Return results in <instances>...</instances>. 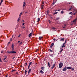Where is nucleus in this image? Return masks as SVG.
<instances>
[{
    "instance_id": "1",
    "label": "nucleus",
    "mask_w": 77,
    "mask_h": 77,
    "mask_svg": "<svg viewBox=\"0 0 77 77\" xmlns=\"http://www.w3.org/2000/svg\"><path fill=\"white\" fill-rule=\"evenodd\" d=\"M7 53H8L9 54H11L12 53H14L16 54V52L12 50L11 51H7Z\"/></svg>"
},
{
    "instance_id": "2",
    "label": "nucleus",
    "mask_w": 77,
    "mask_h": 77,
    "mask_svg": "<svg viewBox=\"0 0 77 77\" xmlns=\"http://www.w3.org/2000/svg\"><path fill=\"white\" fill-rule=\"evenodd\" d=\"M63 63L60 62L59 64V68L61 69L63 66Z\"/></svg>"
},
{
    "instance_id": "3",
    "label": "nucleus",
    "mask_w": 77,
    "mask_h": 77,
    "mask_svg": "<svg viewBox=\"0 0 77 77\" xmlns=\"http://www.w3.org/2000/svg\"><path fill=\"white\" fill-rule=\"evenodd\" d=\"M14 45L13 44H12L11 45V48H12V50H14Z\"/></svg>"
},
{
    "instance_id": "4",
    "label": "nucleus",
    "mask_w": 77,
    "mask_h": 77,
    "mask_svg": "<svg viewBox=\"0 0 77 77\" xmlns=\"http://www.w3.org/2000/svg\"><path fill=\"white\" fill-rule=\"evenodd\" d=\"M67 70V68L66 66H65L63 69V71H66Z\"/></svg>"
},
{
    "instance_id": "5",
    "label": "nucleus",
    "mask_w": 77,
    "mask_h": 77,
    "mask_svg": "<svg viewBox=\"0 0 77 77\" xmlns=\"http://www.w3.org/2000/svg\"><path fill=\"white\" fill-rule=\"evenodd\" d=\"M26 5V4L25 3V2H23V8H24Z\"/></svg>"
},
{
    "instance_id": "6",
    "label": "nucleus",
    "mask_w": 77,
    "mask_h": 77,
    "mask_svg": "<svg viewBox=\"0 0 77 77\" xmlns=\"http://www.w3.org/2000/svg\"><path fill=\"white\" fill-rule=\"evenodd\" d=\"M55 64H53L52 65V66L51 67V69H53L55 67Z\"/></svg>"
},
{
    "instance_id": "7",
    "label": "nucleus",
    "mask_w": 77,
    "mask_h": 77,
    "mask_svg": "<svg viewBox=\"0 0 77 77\" xmlns=\"http://www.w3.org/2000/svg\"><path fill=\"white\" fill-rule=\"evenodd\" d=\"M77 20V19H74V20H73L72 22H74L75 24L76 23V21Z\"/></svg>"
},
{
    "instance_id": "8",
    "label": "nucleus",
    "mask_w": 77,
    "mask_h": 77,
    "mask_svg": "<svg viewBox=\"0 0 77 77\" xmlns=\"http://www.w3.org/2000/svg\"><path fill=\"white\" fill-rule=\"evenodd\" d=\"M66 46V44L65 43H63V46H62V48H63L64 47H65Z\"/></svg>"
},
{
    "instance_id": "9",
    "label": "nucleus",
    "mask_w": 77,
    "mask_h": 77,
    "mask_svg": "<svg viewBox=\"0 0 77 77\" xmlns=\"http://www.w3.org/2000/svg\"><path fill=\"white\" fill-rule=\"evenodd\" d=\"M54 45V43H52L51 44V46H50V48H52V47H53V46Z\"/></svg>"
},
{
    "instance_id": "10",
    "label": "nucleus",
    "mask_w": 77,
    "mask_h": 77,
    "mask_svg": "<svg viewBox=\"0 0 77 77\" xmlns=\"http://www.w3.org/2000/svg\"><path fill=\"white\" fill-rule=\"evenodd\" d=\"M32 33H30L29 34L28 36L29 37H30L31 36H32Z\"/></svg>"
},
{
    "instance_id": "11",
    "label": "nucleus",
    "mask_w": 77,
    "mask_h": 77,
    "mask_svg": "<svg viewBox=\"0 0 77 77\" xmlns=\"http://www.w3.org/2000/svg\"><path fill=\"white\" fill-rule=\"evenodd\" d=\"M45 67L43 66L41 67V69L43 70V71H44L45 70Z\"/></svg>"
},
{
    "instance_id": "12",
    "label": "nucleus",
    "mask_w": 77,
    "mask_h": 77,
    "mask_svg": "<svg viewBox=\"0 0 77 77\" xmlns=\"http://www.w3.org/2000/svg\"><path fill=\"white\" fill-rule=\"evenodd\" d=\"M66 68L68 69H71L72 68V67L71 66L67 67Z\"/></svg>"
},
{
    "instance_id": "13",
    "label": "nucleus",
    "mask_w": 77,
    "mask_h": 77,
    "mask_svg": "<svg viewBox=\"0 0 77 77\" xmlns=\"http://www.w3.org/2000/svg\"><path fill=\"white\" fill-rule=\"evenodd\" d=\"M31 70H32L31 69H29V71H28V74L30 73V72H31Z\"/></svg>"
},
{
    "instance_id": "14",
    "label": "nucleus",
    "mask_w": 77,
    "mask_h": 77,
    "mask_svg": "<svg viewBox=\"0 0 77 77\" xmlns=\"http://www.w3.org/2000/svg\"><path fill=\"white\" fill-rule=\"evenodd\" d=\"M64 39H65L64 38H61L60 41H64Z\"/></svg>"
},
{
    "instance_id": "15",
    "label": "nucleus",
    "mask_w": 77,
    "mask_h": 77,
    "mask_svg": "<svg viewBox=\"0 0 77 77\" xmlns=\"http://www.w3.org/2000/svg\"><path fill=\"white\" fill-rule=\"evenodd\" d=\"M7 58V57L5 56L4 57V59H3V60H5L6 59V58Z\"/></svg>"
},
{
    "instance_id": "16",
    "label": "nucleus",
    "mask_w": 77,
    "mask_h": 77,
    "mask_svg": "<svg viewBox=\"0 0 77 77\" xmlns=\"http://www.w3.org/2000/svg\"><path fill=\"white\" fill-rule=\"evenodd\" d=\"M56 1L54 2V1H53V2L52 3V5H54L56 3Z\"/></svg>"
},
{
    "instance_id": "17",
    "label": "nucleus",
    "mask_w": 77,
    "mask_h": 77,
    "mask_svg": "<svg viewBox=\"0 0 77 77\" xmlns=\"http://www.w3.org/2000/svg\"><path fill=\"white\" fill-rule=\"evenodd\" d=\"M40 73L42 74H43V73H44V72L42 70H40Z\"/></svg>"
},
{
    "instance_id": "18",
    "label": "nucleus",
    "mask_w": 77,
    "mask_h": 77,
    "mask_svg": "<svg viewBox=\"0 0 77 77\" xmlns=\"http://www.w3.org/2000/svg\"><path fill=\"white\" fill-rule=\"evenodd\" d=\"M48 66L50 68L51 67V65L49 63V62H48Z\"/></svg>"
},
{
    "instance_id": "19",
    "label": "nucleus",
    "mask_w": 77,
    "mask_h": 77,
    "mask_svg": "<svg viewBox=\"0 0 77 77\" xmlns=\"http://www.w3.org/2000/svg\"><path fill=\"white\" fill-rule=\"evenodd\" d=\"M10 42H9L8 43V44L7 45V47H9L10 46Z\"/></svg>"
},
{
    "instance_id": "20",
    "label": "nucleus",
    "mask_w": 77,
    "mask_h": 77,
    "mask_svg": "<svg viewBox=\"0 0 77 77\" xmlns=\"http://www.w3.org/2000/svg\"><path fill=\"white\" fill-rule=\"evenodd\" d=\"M23 13L22 12V13H20V14H19V17H20L21 16V15Z\"/></svg>"
},
{
    "instance_id": "21",
    "label": "nucleus",
    "mask_w": 77,
    "mask_h": 77,
    "mask_svg": "<svg viewBox=\"0 0 77 77\" xmlns=\"http://www.w3.org/2000/svg\"><path fill=\"white\" fill-rule=\"evenodd\" d=\"M66 24H64V26H62V27L63 28H66Z\"/></svg>"
},
{
    "instance_id": "22",
    "label": "nucleus",
    "mask_w": 77,
    "mask_h": 77,
    "mask_svg": "<svg viewBox=\"0 0 77 77\" xmlns=\"http://www.w3.org/2000/svg\"><path fill=\"white\" fill-rule=\"evenodd\" d=\"M20 17H19V18L18 19H17V22H19V21H20Z\"/></svg>"
},
{
    "instance_id": "23",
    "label": "nucleus",
    "mask_w": 77,
    "mask_h": 77,
    "mask_svg": "<svg viewBox=\"0 0 77 77\" xmlns=\"http://www.w3.org/2000/svg\"><path fill=\"white\" fill-rule=\"evenodd\" d=\"M25 75H26V73L27 72V71L26 70L25 71Z\"/></svg>"
},
{
    "instance_id": "24",
    "label": "nucleus",
    "mask_w": 77,
    "mask_h": 77,
    "mask_svg": "<svg viewBox=\"0 0 77 77\" xmlns=\"http://www.w3.org/2000/svg\"><path fill=\"white\" fill-rule=\"evenodd\" d=\"M72 9V6H71L70 8H69V11H71V10Z\"/></svg>"
},
{
    "instance_id": "25",
    "label": "nucleus",
    "mask_w": 77,
    "mask_h": 77,
    "mask_svg": "<svg viewBox=\"0 0 77 77\" xmlns=\"http://www.w3.org/2000/svg\"><path fill=\"white\" fill-rule=\"evenodd\" d=\"M63 49H61V51H60V53H61L63 51Z\"/></svg>"
},
{
    "instance_id": "26",
    "label": "nucleus",
    "mask_w": 77,
    "mask_h": 77,
    "mask_svg": "<svg viewBox=\"0 0 77 77\" xmlns=\"http://www.w3.org/2000/svg\"><path fill=\"white\" fill-rule=\"evenodd\" d=\"M64 12L63 11H61L60 13L62 14H63Z\"/></svg>"
},
{
    "instance_id": "27",
    "label": "nucleus",
    "mask_w": 77,
    "mask_h": 77,
    "mask_svg": "<svg viewBox=\"0 0 77 77\" xmlns=\"http://www.w3.org/2000/svg\"><path fill=\"white\" fill-rule=\"evenodd\" d=\"M32 63L31 62H30V63H29V65L30 66V65H31L32 64Z\"/></svg>"
},
{
    "instance_id": "28",
    "label": "nucleus",
    "mask_w": 77,
    "mask_h": 77,
    "mask_svg": "<svg viewBox=\"0 0 77 77\" xmlns=\"http://www.w3.org/2000/svg\"><path fill=\"white\" fill-rule=\"evenodd\" d=\"M42 38V37H39V39L41 40V39Z\"/></svg>"
},
{
    "instance_id": "29",
    "label": "nucleus",
    "mask_w": 77,
    "mask_h": 77,
    "mask_svg": "<svg viewBox=\"0 0 77 77\" xmlns=\"http://www.w3.org/2000/svg\"><path fill=\"white\" fill-rule=\"evenodd\" d=\"M40 20V18H38V22Z\"/></svg>"
},
{
    "instance_id": "30",
    "label": "nucleus",
    "mask_w": 77,
    "mask_h": 77,
    "mask_svg": "<svg viewBox=\"0 0 77 77\" xmlns=\"http://www.w3.org/2000/svg\"><path fill=\"white\" fill-rule=\"evenodd\" d=\"M49 50L50 51V52H53V51L52 50H51V49H49Z\"/></svg>"
},
{
    "instance_id": "31",
    "label": "nucleus",
    "mask_w": 77,
    "mask_h": 77,
    "mask_svg": "<svg viewBox=\"0 0 77 77\" xmlns=\"http://www.w3.org/2000/svg\"><path fill=\"white\" fill-rule=\"evenodd\" d=\"M52 29H53L54 30H55L56 29V28H55L54 27H53L52 28Z\"/></svg>"
},
{
    "instance_id": "32",
    "label": "nucleus",
    "mask_w": 77,
    "mask_h": 77,
    "mask_svg": "<svg viewBox=\"0 0 77 77\" xmlns=\"http://www.w3.org/2000/svg\"><path fill=\"white\" fill-rule=\"evenodd\" d=\"M57 13H58V12H56L55 13H54V14L55 15L56 14H57Z\"/></svg>"
},
{
    "instance_id": "33",
    "label": "nucleus",
    "mask_w": 77,
    "mask_h": 77,
    "mask_svg": "<svg viewBox=\"0 0 77 77\" xmlns=\"http://www.w3.org/2000/svg\"><path fill=\"white\" fill-rule=\"evenodd\" d=\"M72 12H70V13H69V14H72Z\"/></svg>"
},
{
    "instance_id": "34",
    "label": "nucleus",
    "mask_w": 77,
    "mask_h": 77,
    "mask_svg": "<svg viewBox=\"0 0 77 77\" xmlns=\"http://www.w3.org/2000/svg\"><path fill=\"white\" fill-rule=\"evenodd\" d=\"M16 71V70L14 69L13 70L11 71V72H14V71Z\"/></svg>"
},
{
    "instance_id": "35",
    "label": "nucleus",
    "mask_w": 77,
    "mask_h": 77,
    "mask_svg": "<svg viewBox=\"0 0 77 77\" xmlns=\"http://www.w3.org/2000/svg\"><path fill=\"white\" fill-rule=\"evenodd\" d=\"M30 66V65H29V66H28V69H29Z\"/></svg>"
},
{
    "instance_id": "36",
    "label": "nucleus",
    "mask_w": 77,
    "mask_h": 77,
    "mask_svg": "<svg viewBox=\"0 0 77 77\" xmlns=\"http://www.w3.org/2000/svg\"><path fill=\"white\" fill-rule=\"evenodd\" d=\"M71 70H72V71H74V69L73 68H71Z\"/></svg>"
},
{
    "instance_id": "37",
    "label": "nucleus",
    "mask_w": 77,
    "mask_h": 77,
    "mask_svg": "<svg viewBox=\"0 0 77 77\" xmlns=\"http://www.w3.org/2000/svg\"><path fill=\"white\" fill-rule=\"evenodd\" d=\"M24 10H25L24 8H23V12H24Z\"/></svg>"
},
{
    "instance_id": "38",
    "label": "nucleus",
    "mask_w": 77,
    "mask_h": 77,
    "mask_svg": "<svg viewBox=\"0 0 77 77\" xmlns=\"http://www.w3.org/2000/svg\"><path fill=\"white\" fill-rule=\"evenodd\" d=\"M12 38H10V41H12Z\"/></svg>"
},
{
    "instance_id": "39",
    "label": "nucleus",
    "mask_w": 77,
    "mask_h": 77,
    "mask_svg": "<svg viewBox=\"0 0 77 77\" xmlns=\"http://www.w3.org/2000/svg\"><path fill=\"white\" fill-rule=\"evenodd\" d=\"M60 19V18L59 17H57V18L56 20H59Z\"/></svg>"
},
{
    "instance_id": "40",
    "label": "nucleus",
    "mask_w": 77,
    "mask_h": 77,
    "mask_svg": "<svg viewBox=\"0 0 77 77\" xmlns=\"http://www.w3.org/2000/svg\"><path fill=\"white\" fill-rule=\"evenodd\" d=\"M66 41H67V40H65V43H65V44H66Z\"/></svg>"
},
{
    "instance_id": "41",
    "label": "nucleus",
    "mask_w": 77,
    "mask_h": 77,
    "mask_svg": "<svg viewBox=\"0 0 77 77\" xmlns=\"http://www.w3.org/2000/svg\"><path fill=\"white\" fill-rule=\"evenodd\" d=\"M22 43V42H20V44H19V45H21Z\"/></svg>"
},
{
    "instance_id": "42",
    "label": "nucleus",
    "mask_w": 77,
    "mask_h": 77,
    "mask_svg": "<svg viewBox=\"0 0 77 77\" xmlns=\"http://www.w3.org/2000/svg\"><path fill=\"white\" fill-rule=\"evenodd\" d=\"M10 5H12V2H10Z\"/></svg>"
},
{
    "instance_id": "43",
    "label": "nucleus",
    "mask_w": 77,
    "mask_h": 77,
    "mask_svg": "<svg viewBox=\"0 0 77 77\" xmlns=\"http://www.w3.org/2000/svg\"><path fill=\"white\" fill-rule=\"evenodd\" d=\"M76 13V12H75V13H74V14H73V15H75Z\"/></svg>"
},
{
    "instance_id": "44",
    "label": "nucleus",
    "mask_w": 77,
    "mask_h": 77,
    "mask_svg": "<svg viewBox=\"0 0 77 77\" xmlns=\"http://www.w3.org/2000/svg\"><path fill=\"white\" fill-rule=\"evenodd\" d=\"M25 64H26V66H27V63H25Z\"/></svg>"
},
{
    "instance_id": "45",
    "label": "nucleus",
    "mask_w": 77,
    "mask_h": 77,
    "mask_svg": "<svg viewBox=\"0 0 77 77\" xmlns=\"http://www.w3.org/2000/svg\"><path fill=\"white\" fill-rule=\"evenodd\" d=\"M3 52H4V51H1V53H2Z\"/></svg>"
},
{
    "instance_id": "46",
    "label": "nucleus",
    "mask_w": 77,
    "mask_h": 77,
    "mask_svg": "<svg viewBox=\"0 0 77 77\" xmlns=\"http://www.w3.org/2000/svg\"><path fill=\"white\" fill-rule=\"evenodd\" d=\"M56 39L55 38H54V39H53V40L54 41H56Z\"/></svg>"
},
{
    "instance_id": "47",
    "label": "nucleus",
    "mask_w": 77,
    "mask_h": 77,
    "mask_svg": "<svg viewBox=\"0 0 77 77\" xmlns=\"http://www.w3.org/2000/svg\"><path fill=\"white\" fill-rule=\"evenodd\" d=\"M16 74H17V75H19V74H18V72H17L16 73Z\"/></svg>"
},
{
    "instance_id": "48",
    "label": "nucleus",
    "mask_w": 77,
    "mask_h": 77,
    "mask_svg": "<svg viewBox=\"0 0 77 77\" xmlns=\"http://www.w3.org/2000/svg\"><path fill=\"white\" fill-rule=\"evenodd\" d=\"M44 4V2L43 1L42 2V4Z\"/></svg>"
},
{
    "instance_id": "49",
    "label": "nucleus",
    "mask_w": 77,
    "mask_h": 77,
    "mask_svg": "<svg viewBox=\"0 0 77 77\" xmlns=\"http://www.w3.org/2000/svg\"><path fill=\"white\" fill-rule=\"evenodd\" d=\"M12 38H15V37L14 38V35H13L12 36Z\"/></svg>"
},
{
    "instance_id": "50",
    "label": "nucleus",
    "mask_w": 77,
    "mask_h": 77,
    "mask_svg": "<svg viewBox=\"0 0 77 77\" xmlns=\"http://www.w3.org/2000/svg\"><path fill=\"white\" fill-rule=\"evenodd\" d=\"M20 36H21V35H19V36H18V37H20Z\"/></svg>"
},
{
    "instance_id": "51",
    "label": "nucleus",
    "mask_w": 77,
    "mask_h": 77,
    "mask_svg": "<svg viewBox=\"0 0 77 77\" xmlns=\"http://www.w3.org/2000/svg\"><path fill=\"white\" fill-rule=\"evenodd\" d=\"M20 41H18V43H20Z\"/></svg>"
},
{
    "instance_id": "52",
    "label": "nucleus",
    "mask_w": 77,
    "mask_h": 77,
    "mask_svg": "<svg viewBox=\"0 0 77 77\" xmlns=\"http://www.w3.org/2000/svg\"><path fill=\"white\" fill-rule=\"evenodd\" d=\"M3 2V0H1V3H2V2Z\"/></svg>"
},
{
    "instance_id": "53",
    "label": "nucleus",
    "mask_w": 77,
    "mask_h": 77,
    "mask_svg": "<svg viewBox=\"0 0 77 77\" xmlns=\"http://www.w3.org/2000/svg\"><path fill=\"white\" fill-rule=\"evenodd\" d=\"M2 2H0V6L2 5Z\"/></svg>"
},
{
    "instance_id": "54",
    "label": "nucleus",
    "mask_w": 77,
    "mask_h": 77,
    "mask_svg": "<svg viewBox=\"0 0 77 77\" xmlns=\"http://www.w3.org/2000/svg\"><path fill=\"white\" fill-rule=\"evenodd\" d=\"M51 55V57H53V55Z\"/></svg>"
},
{
    "instance_id": "55",
    "label": "nucleus",
    "mask_w": 77,
    "mask_h": 77,
    "mask_svg": "<svg viewBox=\"0 0 77 77\" xmlns=\"http://www.w3.org/2000/svg\"><path fill=\"white\" fill-rule=\"evenodd\" d=\"M57 11H60V10H57Z\"/></svg>"
},
{
    "instance_id": "56",
    "label": "nucleus",
    "mask_w": 77,
    "mask_h": 77,
    "mask_svg": "<svg viewBox=\"0 0 77 77\" xmlns=\"http://www.w3.org/2000/svg\"><path fill=\"white\" fill-rule=\"evenodd\" d=\"M22 25H25V23H23V24H22Z\"/></svg>"
},
{
    "instance_id": "57",
    "label": "nucleus",
    "mask_w": 77,
    "mask_h": 77,
    "mask_svg": "<svg viewBox=\"0 0 77 77\" xmlns=\"http://www.w3.org/2000/svg\"><path fill=\"white\" fill-rule=\"evenodd\" d=\"M43 6H44V5H41L42 7Z\"/></svg>"
},
{
    "instance_id": "58",
    "label": "nucleus",
    "mask_w": 77,
    "mask_h": 77,
    "mask_svg": "<svg viewBox=\"0 0 77 77\" xmlns=\"http://www.w3.org/2000/svg\"><path fill=\"white\" fill-rule=\"evenodd\" d=\"M50 18L51 19H52V17H50Z\"/></svg>"
},
{
    "instance_id": "59",
    "label": "nucleus",
    "mask_w": 77,
    "mask_h": 77,
    "mask_svg": "<svg viewBox=\"0 0 77 77\" xmlns=\"http://www.w3.org/2000/svg\"><path fill=\"white\" fill-rule=\"evenodd\" d=\"M25 27L24 26L23 27V29L25 28Z\"/></svg>"
},
{
    "instance_id": "60",
    "label": "nucleus",
    "mask_w": 77,
    "mask_h": 77,
    "mask_svg": "<svg viewBox=\"0 0 77 77\" xmlns=\"http://www.w3.org/2000/svg\"><path fill=\"white\" fill-rule=\"evenodd\" d=\"M8 75H7L5 76V77H7Z\"/></svg>"
},
{
    "instance_id": "61",
    "label": "nucleus",
    "mask_w": 77,
    "mask_h": 77,
    "mask_svg": "<svg viewBox=\"0 0 77 77\" xmlns=\"http://www.w3.org/2000/svg\"><path fill=\"white\" fill-rule=\"evenodd\" d=\"M20 67L22 68L23 67L22 66H20Z\"/></svg>"
},
{
    "instance_id": "62",
    "label": "nucleus",
    "mask_w": 77,
    "mask_h": 77,
    "mask_svg": "<svg viewBox=\"0 0 77 77\" xmlns=\"http://www.w3.org/2000/svg\"><path fill=\"white\" fill-rule=\"evenodd\" d=\"M43 7H42V8H41V9H43Z\"/></svg>"
},
{
    "instance_id": "63",
    "label": "nucleus",
    "mask_w": 77,
    "mask_h": 77,
    "mask_svg": "<svg viewBox=\"0 0 77 77\" xmlns=\"http://www.w3.org/2000/svg\"><path fill=\"white\" fill-rule=\"evenodd\" d=\"M22 21H23V22H24V20H22Z\"/></svg>"
},
{
    "instance_id": "64",
    "label": "nucleus",
    "mask_w": 77,
    "mask_h": 77,
    "mask_svg": "<svg viewBox=\"0 0 77 77\" xmlns=\"http://www.w3.org/2000/svg\"><path fill=\"white\" fill-rule=\"evenodd\" d=\"M15 57H13V59H14V58H15Z\"/></svg>"
}]
</instances>
